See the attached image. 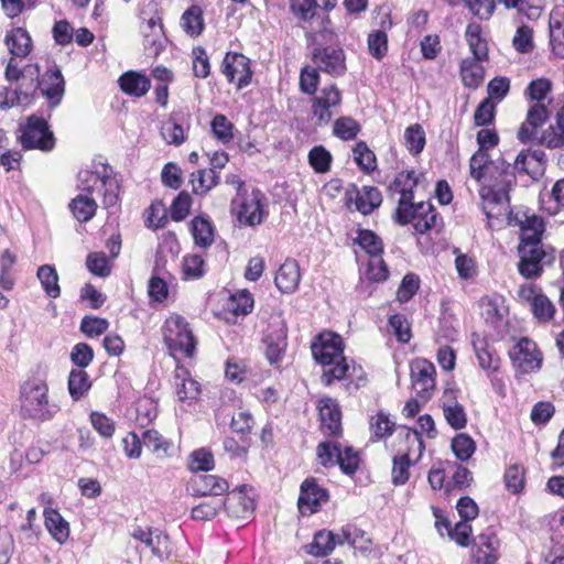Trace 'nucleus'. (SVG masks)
<instances>
[{
  "instance_id": "nucleus-1",
  "label": "nucleus",
  "mask_w": 564,
  "mask_h": 564,
  "mask_svg": "<svg viewBox=\"0 0 564 564\" xmlns=\"http://www.w3.org/2000/svg\"><path fill=\"white\" fill-rule=\"evenodd\" d=\"M314 359L323 366L322 381L330 386L334 380H356L355 389L364 381L362 369L352 366L343 356V338L332 332H324L318 335L311 346Z\"/></svg>"
},
{
  "instance_id": "nucleus-2",
  "label": "nucleus",
  "mask_w": 564,
  "mask_h": 564,
  "mask_svg": "<svg viewBox=\"0 0 564 564\" xmlns=\"http://www.w3.org/2000/svg\"><path fill=\"white\" fill-rule=\"evenodd\" d=\"M479 195L487 218L496 217L510 207L509 192L516 184L514 166L505 158L492 160L482 180Z\"/></svg>"
},
{
  "instance_id": "nucleus-3",
  "label": "nucleus",
  "mask_w": 564,
  "mask_h": 564,
  "mask_svg": "<svg viewBox=\"0 0 564 564\" xmlns=\"http://www.w3.org/2000/svg\"><path fill=\"white\" fill-rule=\"evenodd\" d=\"M21 413L25 419L39 422L51 421L59 406L48 398V386L40 378L26 380L20 390Z\"/></svg>"
},
{
  "instance_id": "nucleus-4",
  "label": "nucleus",
  "mask_w": 564,
  "mask_h": 564,
  "mask_svg": "<svg viewBox=\"0 0 564 564\" xmlns=\"http://www.w3.org/2000/svg\"><path fill=\"white\" fill-rule=\"evenodd\" d=\"M393 219L401 226L412 224L415 232L420 235L436 228L441 221L435 207L430 202L398 204Z\"/></svg>"
},
{
  "instance_id": "nucleus-5",
  "label": "nucleus",
  "mask_w": 564,
  "mask_h": 564,
  "mask_svg": "<svg viewBox=\"0 0 564 564\" xmlns=\"http://www.w3.org/2000/svg\"><path fill=\"white\" fill-rule=\"evenodd\" d=\"M330 33L322 32L314 43L312 61L318 70L337 77L346 73V57L343 48L337 44H327Z\"/></svg>"
},
{
  "instance_id": "nucleus-6",
  "label": "nucleus",
  "mask_w": 564,
  "mask_h": 564,
  "mask_svg": "<svg viewBox=\"0 0 564 564\" xmlns=\"http://www.w3.org/2000/svg\"><path fill=\"white\" fill-rule=\"evenodd\" d=\"M36 89H40L42 96L47 99L51 108L59 105L65 93V82L62 72L55 66L39 77V68L35 67L34 72L31 73L29 86L24 90H29L33 99Z\"/></svg>"
},
{
  "instance_id": "nucleus-7",
  "label": "nucleus",
  "mask_w": 564,
  "mask_h": 564,
  "mask_svg": "<svg viewBox=\"0 0 564 564\" xmlns=\"http://www.w3.org/2000/svg\"><path fill=\"white\" fill-rule=\"evenodd\" d=\"M163 336L171 350L184 352L187 357L193 356L196 343L184 317L171 315L165 321Z\"/></svg>"
},
{
  "instance_id": "nucleus-8",
  "label": "nucleus",
  "mask_w": 564,
  "mask_h": 564,
  "mask_svg": "<svg viewBox=\"0 0 564 564\" xmlns=\"http://www.w3.org/2000/svg\"><path fill=\"white\" fill-rule=\"evenodd\" d=\"M317 458L324 467L338 464L340 469L348 475L354 474L359 466V456L351 447L344 449L340 444L324 442L317 446Z\"/></svg>"
},
{
  "instance_id": "nucleus-9",
  "label": "nucleus",
  "mask_w": 564,
  "mask_h": 564,
  "mask_svg": "<svg viewBox=\"0 0 564 564\" xmlns=\"http://www.w3.org/2000/svg\"><path fill=\"white\" fill-rule=\"evenodd\" d=\"M20 139L24 149L50 151L55 144L54 135L50 131L47 122L34 115L28 118Z\"/></svg>"
},
{
  "instance_id": "nucleus-10",
  "label": "nucleus",
  "mask_w": 564,
  "mask_h": 564,
  "mask_svg": "<svg viewBox=\"0 0 564 564\" xmlns=\"http://www.w3.org/2000/svg\"><path fill=\"white\" fill-rule=\"evenodd\" d=\"M519 272L527 279L541 275L543 265L554 260L552 252H547L543 245H519Z\"/></svg>"
},
{
  "instance_id": "nucleus-11",
  "label": "nucleus",
  "mask_w": 564,
  "mask_h": 564,
  "mask_svg": "<svg viewBox=\"0 0 564 564\" xmlns=\"http://www.w3.org/2000/svg\"><path fill=\"white\" fill-rule=\"evenodd\" d=\"M100 184L104 188V206L105 208H111L117 205L119 198V184L118 181L107 174L102 176L97 172L80 171L78 173V187L91 194L95 186Z\"/></svg>"
},
{
  "instance_id": "nucleus-12",
  "label": "nucleus",
  "mask_w": 564,
  "mask_h": 564,
  "mask_svg": "<svg viewBox=\"0 0 564 564\" xmlns=\"http://www.w3.org/2000/svg\"><path fill=\"white\" fill-rule=\"evenodd\" d=\"M513 367L520 373H530L539 370L542 365V356L536 344L527 337H522L509 351Z\"/></svg>"
},
{
  "instance_id": "nucleus-13",
  "label": "nucleus",
  "mask_w": 564,
  "mask_h": 564,
  "mask_svg": "<svg viewBox=\"0 0 564 564\" xmlns=\"http://www.w3.org/2000/svg\"><path fill=\"white\" fill-rule=\"evenodd\" d=\"M518 296L521 301L529 304L533 316L540 323H547L553 319L555 306L551 300L541 292L534 284L521 285L518 290Z\"/></svg>"
},
{
  "instance_id": "nucleus-14",
  "label": "nucleus",
  "mask_w": 564,
  "mask_h": 564,
  "mask_svg": "<svg viewBox=\"0 0 564 564\" xmlns=\"http://www.w3.org/2000/svg\"><path fill=\"white\" fill-rule=\"evenodd\" d=\"M265 356L271 365L279 364L288 346L286 323L280 317H273L269 324L265 337Z\"/></svg>"
},
{
  "instance_id": "nucleus-15",
  "label": "nucleus",
  "mask_w": 564,
  "mask_h": 564,
  "mask_svg": "<svg viewBox=\"0 0 564 564\" xmlns=\"http://www.w3.org/2000/svg\"><path fill=\"white\" fill-rule=\"evenodd\" d=\"M221 72L229 83H235L238 89L251 83L252 70L250 59L240 53L228 52L221 63Z\"/></svg>"
},
{
  "instance_id": "nucleus-16",
  "label": "nucleus",
  "mask_w": 564,
  "mask_h": 564,
  "mask_svg": "<svg viewBox=\"0 0 564 564\" xmlns=\"http://www.w3.org/2000/svg\"><path fill=\"white\" fill-rule=\"evenodd\" d=\"M341 102V94L336 85H329L321 89L312 100V112L317 126H326L334 113L333 108Z\"/></svg>"
},
{
  "instance_id": "nucleus-17",
  "label": "nucleus",
  "mask_w": 564,
  "mask_h": 564,
  "mask_svg": "<svg viewBox=\"0 0 564 564\" xmlns=\"http://www.w3.org/2000/svg\"><path fill=\"white\" fill-rule=\"evenodd\" d=\"M327 500L326 489L319 487L314 478H307L302 482L297 507L303 516L317 512Z\"/></svg>"
},
{
  "instance_id": "nucleus-18",
  "label": "nucleus",
  "mask_w": 564,
  "mask_h": 564,
  "mask_svg": "<svg viewBox=\"0 0 564 564\" xmlns=\"http://www.w3.org/2000/svg\"><path fill=\"white\" fill-rule=\"evenodd\" d=\"M132 536L149 546L152 554L161 560L167 558L171 554L169 535L158 529L138 527L133 530Z\"/></svg>"
},
{
  "instance_id": "nucleus-19",
  "label": "nucleus",
  "mask_w": 564,
  "mask_h": 564,
  "mask_svg": "<svg viewBox=\"0 0 564 564\" xmlns=\"http://www.w3.org/2000/svg\"><path fill=\"white\" fill-rule=\"evenodd\" d=\"M232 204L239 205L237 216L240 224L256 226L262 223L263 207L260 191H253L251 195L243 197L239 203L238 199H234Z\"/></svg>"
},
{
  "instance_id": "nucleus-20",
  "label": "nucleus",
  "mask_w": 564,
  "mask_h": 564,
  "mask_svg": "<svg viewBox=\"0 0 564 564\" xmlns=\"http://www.w3.org/2000/svg\"><path fill=\"white\" fill-rule=\"evenodd\" d=\"M549 115L547 105L545 102L533 104L528 110L525 121L518 131V139L522 143L531 141L536 129L545 123Z\"/></svg>"
},
{
  "instance_id": "nucleus-21",
  "label": "nucleus",
  "mask_w": 564,
  "mask_h": 564,
  "mask_svg": "<svg viewBox=\"0 0 564 564\" xmlns=\"http://www.w3.org/2000/svg\"><path fill=\"white\" fill-rule=\"evenodd\" d=\"M318 409L323 432L333 436L340 435L341 413L338 403L332 398H324Z\"/></svg>"
},
{
  "instance_id": "nucleus-22",
  "label": "nucleus",
  "mask_w": 564,
  "mask_h": 564,
  "mask_svg": "<svg viewBox=\"0 0 564 564\" xmlns=\"http://www.w3.org/2000/svg\"><path fill=\"white\" fill-rule=\"evenodd\" d=\"M221 503L227 514L234 519H247L254 510L253 499L242 490L231 491Z\"/></svg>"
},
{
  "instance_id": "nucleus-23",
  "label": "nucleus",
  "mask_w": 564,
  "mask_h": 564,
  "mask_svg": "<svg viewBox=\"0 0 564 564\" xmlns=\"http://www.w3.org/2000/svg\"><path fill=\"white\" fill-rule=\"evenodd\" d=\"M436 370L432 362L420 359L411 368L413 386L419 393H429L435 388Z\"/></svg>"
},
{
  "instance_id": "nucleus-24",
  "label": "nucleus",
  "mask_w": 564,
  "mask_h": 564,
  "mask_svg": "<svg viewBox=\"0 0 564 564\" xmlns=\"http://www.w3.org/2000/svg\"><path fill=\"white\" fill-rule=\"evenodd\" d=\"M191 488L196 496H221L228 491V482L215 475H198L191 480Z\"/></svg>"
},
{
  "instance_id": "nucleus-25",
  "label": "nucleus",
  "mask_w": 564,
  "mask_h": 564,
  "mask_svg": "<svg viewBox=\"0 0 564 564\" xmlns=\"http://www.w3.org/2000/svg\"><path fill=\"white\" fill-rule=\"evenodd\" d=\"M301 280L300 265L293 259H288L278 270L274 282L283 293H293Z\"/></svg>"
},
{
  "instance_id": "nucleus-26",
  "label": "nucleus",
  "mask_w": 564,
  "mask_h": 564,
  "mask_svg": "<svg viewBox=\"0 0 564 564\" xmlns=\"http://www.w3.org/2000/svg\"><path fill=\"white\" fill-rule=\"evenodd\" d=\"M174 387L180 401H194L200 393L199 383L189 377L187 369L176 367L174 371Z\"/></svg>"
},
{
  "instance_id": "nucleus-27",
  "label": "nucleus",
  "mask_w": 564,
  "mask_h": 564,
  "mask_svg": "<svg viewBox=\"0 0 564 564\" xmlns=\"http://www.w3.org/2000/svg\"><path fill=\"white\" fill-rule=\"evenodd\" d=\"M550 44L553 53L564 58V8L556 7L550 14Z\"/></svg>"
},
{
  "instance_id": "nucleus-28",
  "label": "nucleus",
  "mask_w": 564,
  "mask_h": 564,
  "mask_svg": "<svg viewBox=\"0 0 564 564\" xmlns=\"http://www.w3.org/2000/svg\"><path fill=\"white\" fill-rule=\"evenodd\" d=\"M419 184V178L414 171L401 172L395 175L388 189L391 194H400L398 204L410 203L414 199V188Z\"/></svg>"
},
{
  "instance_id": "nucleus-29",
  "label": "nucleus",
  "mask_w": 564,
  "mask_h": 564,
  "mask_svg": "<svg viewBox=\"0 0 564 564\" xmlns=\"http://www.w3.org/2000/svg\"><path fill=\"white\" fill-rule=\"evenodd\" d=\"M519 220L521 228L520 245H541V237L544 231V221L536 215L523 214Z\"/></svg>"
},
{
  "instance_id": "nucleus-30",
  "label": "nucleus",
  "mask_w": 564,
  "mask_h": 564,
  "mask_svg": "<svg viewBox=\"0 0 564 564\" xmlns=\"http://www.w3.org/2000/svg\"><path fill=\"white\" fill-rule=\"evenodd\" d=\"M121 90L133 97L144 96L151 88L150 79L138 72L129 70L119 77Z\"/></svg>"
},
{
  "instance_id": "nucleus-31",
  "label": "nucleus",
  "mask_w": 564,
  "mask_h": 564,
  "mask_svg": "<svg viewBox=\"0 0 564 564\" xmlns=\"http://www.w3.org/2000/svg\"><path fill=\"white\" fill-rule=\"evenodd\" d=\"M485 59L473 56L462 61L460 76L464 86L476 89L482 84L485 70L480 62Z\"/></svg>"
},
{
  "instance_id": "nucleus-32",
  "label": "nucleus",
  "mask_w": 564,
  "mask_h": 564,
  "mask_svg": "<svg viewBox=\"0 0 564 564\" xmlns=\"http://www.w3.org/2000/svg\"><path fill=\"white\" fill-rule=\"evenodd\" d=\"M9 52L15 57H25L32 50V39L23 28H14L6 35Z\"/></svg>"
},
{
  "instance_id": "nucleus-33",
  "label": "nucleus",
  "mask_w": 564,
  "mask_h": 564,
  "mask_svg": "<svg viewBox=\"0 0 564 564\" xmlns=\"http://www.w3.org/2000/svg\"><path fill=\"white\" fill-rule=\"evenodd\" d=\"M420 431L405 429V440L411 446H416L419 457L424 451V443L422 440V432H425L430 437L435 436V424L431 415H421L417 420Z\"/></svg>"
},
{
  "instance_id": "nucleus-34",
  "label": "nucleus",
  "mask_w": 564,
  "mask_h": 564,
  "mask_svg": "<svg viewBox=\"0 0 564 564\" xmlns=\"http://www.w3.org/2000/svg\"><path fill=\"white\" fill-rule=\"evenodd\" d=\"M45 527L58 543L63 544L69 536V525L66 520L54 509H45Z\"/></svg>"
},
{
  "instance_id": "nucleus-35",
  "label": "nucleus",
  "mask_w": 564,
  "mask_h": 564,
  "mask_svg": "<svg viewBox=\"0 0 564 564\" xmlns=\"http://www.w3.org/2000/svg\"><path fill=\"white\" fill-rule=\"evenodd\" d=\"M335 546V532L324 529L315 533L313 542L310 543L306 547L308 554L317 557H324L330 554Z\"/></svg>"
},
{
  "instance_id": "nucleus-36",
  "label": "nucleus",
  "mask_w": 564,
  "mask_h": 564,
  "mask_svg": "<svg viewBox=\"0 0 564 564\" xmlns=\"http://www.w3.org/2000/svg\"><path fill=\"white\" fill-rule=\"evenodd\" d=\"M219 181L220 176L214 169H202L191 175L193 193L196 195L207 194L219 184Z\"/></svg>"
},
{
  "instance_id": "nucleus-37",
  "label": "nucleus",
  "mask_w": 564,
  "mask_h": 564,
  "mask_svg": "<svg viewBox=\"0 0 564 564\" xmlns=\"http://www.w3.org/2000/svg\"><path fill=\"white\" fill-rule=\"evenodd\" d=\"M382 203V195L377 187L364 186L357 193L356 208L364 215L371 214Z\"/></svg>"
},
{
  "instance_id": "nucleus-38",
  "label": "nucleus",
  "mask_w": 564,
  "mask_h": 564,
  "mask_svg": "<svg viewBox=\"0 0 564 564\" xmlns=\"http://www.w3.org/2000/svg\"><path fill=\"white\" fill-rule=\"evenodd\" d=\"M69 209L74 217L82 223L90 220L97 209V203L87 194L77 195L69 203Z\"/></svg>"
},
{
  "instance_id": "nucleus-39",
  "label": "nucleus",
  "mask_w": 564,
  "mask_h": 564,
  "mask_svg": "<svg viewBox=\"0 0 564 564\" xmlns=\"http://www.w3.org/2000/svg\"><path fill=\"white\" fill-rule=\"evenodd\" d=\"M507 9H518L529 20H536L544 9V0H499Z\"/></svg>"
},
{
  "instance_id": "nucleus-40",
  "label": "nucleus",
  "mask_w": 564,
  "mask_h": 564,
  "mask_svg": "<svg viewBox=\"0 0 564 564\" xmlns=\"http://www.w3.org/2000/svg\"><path fill=\"white\" fill-rule=\"evenodd\" d=\"M514 173H525L534 180L543 174L542 163H536V159L531 156V150H522L513 162Z\"/></svg>"
},
{
  "instance_id": "nucleus-41",
  "label": "nucleus",
  "mask_w": 564,
  "mask_h": 564,
  "mask_svg": "<svg viewBox=\"0 0 564 564\" xmlns=\"http://www.w3.org/2000/svg\"><path fill=\"white\" fill-rule=\"evenodd\" d=\"M36 275L47 296L52 299H56L59 296L61 288L58 285V274L53 265H41L37 269Z\"/></svg>"
},
{
  "instance_id": "nucleus-42",
  "label": "nucleus",
  "mask_w": 564,
  "mask_h": 564,
  "mask_svg": "<svg viewBox=\"0 0 564 564\" xmlns=\"http://www.w3.org/2000/svg\"><path fill=\"white\" fill-rule=\"evenodd\" d=\"M466 41L474 56L487 58V43L481 39V26L478 23H469L465 32Z\"/></svg>"
},
{
  "instance_id": "nucleus-43",
  "label": "nucleus",
  "mask_w": 564,
  "mask_h": 564,
  "mask_svg": "<svg viewBox=\"0 0 564 564\" xmlns=\"http://www.w3.org/2000/svg\"><path fill=\"white\" fill-rule=\"evenodd\" d=\"M32 102V94L22 88H15L9 93L7 88H0V108L8 109L14 106L26 107Z\"/></svg>"
},
{
  "instance_id": "nucleus-44",
  "label": "nucleus",
  "mask_w": 564,
  "mask_h": 564,
  "mask_svg": "<svg viewBox=\"0 0 564 564\" xmlns=\"http://www.w3.org/2000/svg\"><path fill=\"white\" fill-rule=\"evenodd\" d=\"M90 380L87 372L83 369H73L68 377V391L70 397L77 401L79 400L89 389Z\"/></svg>"
},
{
  "instance_id": "nucleus-45",
  "label": "nucleus",
  "mask_w": 564,
  "mask_h": 564,
  "mask_svg": "<svg viewBox=\"0 0 564 564\" xmlns=\"http://www.w3.org/2000/svg\"><path fill=\"white\" fill-rule=\"evenodd\" d=\"M142 443L144 447L159 457L167 456V452L171 448V443L155 430L144 431L142 433Z\"/></svg>"
},
{
  "instance_id": "nucleus-46",
  "label": "nucleus",
  "mask_w": 564,
  "mask_h": 564,
  "mask_svg": "<svg viewBox=\"0 0 564 564\" xmlns=\"http://www.w3.org/2000/svg\"><path fill=\"white\" fill-rule=\"evenodd\" d=\"M182 26L184 31L192 35L197 36L203 31V17L202 9L198 6L189 7L182 15Z\"/></svg>"
},
{
  "instance_id": "nucleus-47",
  "label": "nucleus",
  "mask_w": 564,
  "mask_h": 564,
  "mask_svg": "<svg viewBox=\"0 0 564 564\" xmlns=\"http://www.w3.org/2000/svg\"><path fill=\"white\" fill-rule=\"evenodd\" d=\"M552 83L547 78L541 77L530 82L525 88L524 96L534 104L545 102L551 94Z\"/></svg>"
},
{
  "instance_id": "nucleus-48",
  "label": "nucleus",
  "mask_w": 564,
  "mask_h": 564,
  "mask_svg": "<svg viewBox=\"0 0 564 564\" xmlns=\"http://www.w3.org/2000/svg\"><path fill=\"white\" fill-rule=\"evenodd\" d=\"M356 242L372 258L379 257L383 251L381 239L371 230L360 229Z\"/></svg>"
},
{
  "instance_id": "nucleus-49",
  "label": "nucleus",
  "mask_w": 564,
  "mask_h": 564,
  "mask_svg": "<svg viewBox=\"0 0 564 564\" xmlns=\"http://www.w3.org/2000/svg\"><path fill=\"white\" fill-rule=\"evenodd\" d=\"M360 131V124L351 117H340L333 126L335 137L348 141L354 140Z\"/></svg>"
},
{
  "instance_id": "nucleus-50",
  "label": "nucleus",
  "mask_w": 564,
  "mask_h": 564,
  "mask_svg": "<svg viewBox=\"0 0 564 564\" xmlns=\"http://www.w3.org/2000/svg\"><path fill=\"white\" fill-rule=\"evenodd\" d=\"M192 226L195 243L200 247L210 246L214 241V230L212 224L202 217H196L193 219Z\"/></svg>"
},
{
  "instance_id": "nucleus-51",
  "label": "nucleus",
  "mask_w": 564,
  "mask_h": 564,
  "mask_svg": "<svg viewBox=\"0 0 564 564\" xmlns=\"http://www.w3.org/2000/svg\"><path fill=\"white\" fill-rule=\"evenodd\" d=\"M452 451L459 460L466 462L475 453L476 444L469 435L460 433L453 438Z\"/></svg>"
},
{
  "instance_id": "nucleus-52",
  "label": "nucleus",
  "mask_w": 564,
  "mask_h": 564,
  "mask_svg": "<svg viewBox=\"0 0 564 564\" xmlns=\"http://www.w3.org/2000/svg\"><path fill=\"white\" fill-rule=\"evenodd\" d=\"M354 155L357 165L365 172L369 173L377 166L375 153L368 148L366 142L359 141L354 147Z\"/></svg>"
},
{
  "instance_id": "nucleus-53",
  "label": "nucleus",
  "mask_w": 564,
  "mask_h": 564,
  "mask_svg": "<svg viewBox=\"0 0 564 564\" xmlns=\"http://www.w3.org/2000/svg\"><path fill=\"white\" fill-rule=\"evenodd\" d=\"M490 162H492V160H490L489 154L486 151H476L469 161L470 176L481 183L486 177Z\"/></svg>"
},
{
  "instance_id": "nucleus-54",
  "label": "nucleus",
  "mask_w": 564,
  "mask_h": 564,
  "mask_svg": "<svg viewBox=\"0 0 564 564\" xmlns=\"http://www.w3.org/2000/svg\"><path fill=\"white\" fill-rule=\"evenodd\" d=\"M404 140L408 150L412 154H419L423 151L425 145V132L420 124H412L406 128L404 132Z\"/></svg>"
},
{
  "instance_id": "nucleus-55",
  "label": "nucleus",
  "mask_w": 564,
  "mask_h": 564,
  "mask_svg": "<svg viewBox=\"0 0 564 564\" xmlns=\"http://www.w3.org/2000/svg\"><path fill=\"white\" fill-rule=\"evenodd\" d=\"M395 423L392 422L388 415L379 412L376 416L370 420V431L372 433L371 440H381L392 434Z\"/></svg>"
},
{
  "instance_id": "nucleus-56",
  "label": "nucleus",
  "mask_w": 564,
  "mask_h": 564,
  "mask_svg": "<svg viewBox=\"0 0 564 564\" xmlns=\"http://www.w3.org/2000/svg\"><path fill=\"white\" fill-rule=\"evenodd\" d=\"M253 425L254 420L249 411H239L231 415V431L240 435V438H248L247 436L251 433Z\"/></svg>"
},
{
  "instance_id": "nucleus-57",
  "label": "nucleus",
  "mask_w": 564,
  "mask_h": 564,
  "mask_svg": "<svg viewBox=\"0 0 564 564\" xmlns=\"http://www.w3.org/2000/svg\"><path fill=\"white\" fill-rule=\"evenodd\" d=\"M308 162L316 173H326L330 169L332 154L323 145H316L308 153Z\"/></svg>"
},
{
  "instance_id": "nucleus-58",
  "label": "nucleus",
  "mask_w": 564,
  "mask_h": 564,
  "mask_svg": "<svg viewBox=\"0 0 564 564\" xmlns=\"http://www.w3.org/2000/svg\"><path fill=\"white\" fill-rule=\"evenodd\" d=\"M223 509L221 499L204 501L192 509V518L199 521H209L214 519Z\"/></svg>"
},
{
  "instance_id": "nucleus-59",
  "label": "nucleus",
  "mask_w": 564,
  "mask_h": 564,
  "mask_svg": "<svg viewBox=\"0 0 564 564\" xmlns=\"http://www.w3.org/2000/svg\"><path fill=\"white\" fill-rule=\"evenodd\" d=\"M205 262L198 254H188L183 258L182 270L185 279L195 280L204 275Z\"/></svg>"
},
{
  "instance_id": "nucleus-60",
  "label": "nucleus",
  "mask_w": 564,
  "mask_h": 564,
  "mask_svg": "<svg viewBox=\"0 0 564 564\" xmlns=\"http://www.w3.org/2000/svg\"><path fill=\"white\" fill-rule=\"evenodd\" d=\"M411 462L409 458V453H404L400 456L393 457V466H392V482L395 486L404 485L409 479V468Z\"/></svg>"
},
{
  "instance_id": "nucleus-61",
  "label": "nucleus",
  "mask_w": 564,
  "mask_h": 564,
  "mask_svg": "<svg viewBox=\"0 0 564 564\" xmlns=\"http://www.w3.org/2000/svg\"><path fill=\"white\" fill-rule=\"evenodd\" d=\"M474 348L479 366L482 369L496 370L498 368L499 359L497 356H495L494 351L489 349L485 340L474 341Z\"/></svg>"
},
{
  "instance_id": "nucleus-62",
  "label": "nucleus",
  "mask_w": 564,
  "mask_h": 564,
  "mask_svg": "<svg viewBox=\"0 0 564 564\" xmlns=\"http://www.w3.org/2000/svg\"><path fill=\"white\" fill-rule=\"evenodd\" d=\"M512 44L514 48L522 54L532 52L533 44V30L525 24L520 25L513 36Z\"/></svg>"
},
{
  "instance_id": "nucleus-63",
  "label": "nucleus",
  "mask_w": 564,
  "mask_h": 564,
  "mask_svg": "<svg viewBox=\"0 0 564 564\" xmlns=\"http://www.w3.org/2000/svg\"><path fill=\"white\" fill-rule=\"evenodd\" d=\"M389 326L400 343H409L412 334L411 326L404 315L394 314L389 317Z\"/></svg>"
},
{
  "instance_id": "nucleus-64",
  "label": "nucleus",
  "mask_w": 564,
  "mask_h": 564,
  "mask_svg": "<svg viewBox=\"0 0 564 564\" xmlns=\"http://www.w3.org/2000/svg\"><path fill=\"white\" fill-rule=\"evenodd\" d=\"M505 482L509 491L518 494L524 486V469L520 465H511L505 473Z\"/></svg>"
}]
</instances>
